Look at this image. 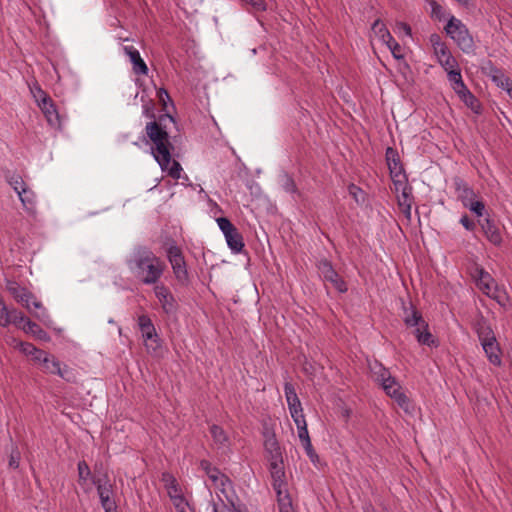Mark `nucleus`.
Instances as JSON below:
<instances>
[{"label":"nucleus","mask_w":512,"mask_h":512,"mask_svg":"<svg viewBox=\"0 0 512 512\" xmlns=\"http://www.w3.org/2000/svg\"><path fill=\"white\" fill-rule=\"evenodd\" d=\"M175 122L172 115L166 113L160 115L158 120L148 122L145 127L146 135L152 142L151 153L163 171L175 180L180 178L182 167L176 160H172L173 144L170 142L169 133L166 129V121Z\"/></svg>","instance_id":"obj_1"},{"label":"nucleus","mask_w":512,"mask_h":512,"mask_svg":"<svg viewBox=\"0 0 512 512\" xmlns=\"http://www.w3.org/2000/svg\"><path fill=\"white\" fill-rule=\"evenodd\" d=\"M126 264L130 273L143 285H157L166 270L165 262L144 245L133 249Z\"/></svg>","instance_id":"obj_2"},{"label":"nucleus","mask_w":512,"mask_h":512,"mask_svg":"<svg viewBox=\"0 0 512 512\" xmlns=\"http://www.w3.org/2000/svg\"><path fill=\"white\" fill-rule=\"evenodd\" d=\"M386 163L390 172V177L397 194V201L400 211L404 217L411 220V206L414 200L412 187L408 185V179L400 160L398 151L392 147H387L385 153Z\"/></svg>","instance_id":"obj_3"},{"label":"nucleus","mask_w":512,"mask_h":512,"mask_svg":"<svg viewBox=\"0 0 512 512\" xmlns=\"http://www.w3.org/2000/svg\"><path fill=\"white\" fill-rule=\"evenodd\" d=\"M445 31L465 53H470L474 49V41L469 34L466 26L455 17H451L445 26Z\"/></svg>","instance_id":"obj_4"},{"label":"nucleus","mask_w":512,"mask_h":512,"mask_svg":"<svg viewBox=\"0 0 512 512\" xmlns=\"http://www.w3.org/2000/svg\"><path fill=\"white\" fill-rule=\"evenodd\" d=\"M138 325L145 341V347L148 353H156L161 347L159 336L151 318L146 315L138 317Z\"/></svg>","instance_id":"obj_5"},{"label":"nucleus","mask_w":512,"mask_h":512,"mask_svg":"<svg viewBox=\"0 0 512 512\" xmlns=\"http://www.w3.org/2000/svg\"><path fill=\"white\" fill-rule=\"evenodd\" d=\"M320 277L329 282L338 292L345 293L348 290L346 282L334 269L332 262L324 258L317 262L316 265Z\"/></svg>","instance_id":"obj_6"},{"label":"nucleus","mask_w":512,"mask_h":512,"mask_svg":"<svg viewBox=\"0 0 512 512\" xmlns=\"http://www.w3.org/2000/svg\"><path fill=\"white\" fill-rule=\"evenodd\" d=\"M153 291L165 314L172 315L178 311V302L168 286L158 283L154 286Z\"/></svg>","instance_id":"obj_7"},{"label":"nucleus","mask_w":512,"mask_h":512,"mask_svg":"<svg viewBox=\"0 0 512 512\" xmlns=\"http://www.w3.org/2000/svg\"><path fill=\"white\" fill-rule=\"evenodd\" d=\"M38 107L43 112L48 124L54 128L61 127V115L53 98H36Z\"/></svg>","instance_id":"obj_8"},{"label":"nucleus","mask_w":512,"mask_h":512,"mask_svg":"<svg viewBox=\"0 0 512 512\" xmlns=\"http://www.w3.org/2000/svg\"><path fill=\"white\" fill-rule=\"evenodd\" d=\"M6 289L18 303L25 307L29 312H32L30 302L34 299V295L27 288L21 286L14 280H8L6 283Z\"/></svg>","instance_id":"obj_9"},{"label":"nucleus","mask_w":512,"mask_h":512,"mask_svg":"<svg viewBox=\"0 0 512 512\" xmlns=\"http://www.w3.org/2000/svg\"><path fill=\"white\" fill-rule=\"evenodd\" d=\"M418 344L428 346L429 348H438L440 345L439 338L434 335L429 328L428 323L418 313Z\"/></svg>","instance_id":"obj_10"},{"label":"nucleus","mask_w":512,"mask_h":512,"mask_svg":"<svg viewBox=\"0 0 512 512\" xmlns=\"http://www.w3.org/2000/svg\"><path fill=\"white\" fill-rule=\"evenodd\" d=\"M269 470L272 478V486L276 494L287 491L283 460L270 463Z\"/></svg>","instance_id":"obj_11"},{"label":"nucleus","mask_w":512,"mask_h":512,"mask_svg":"<svg viewBox=\"0 0 512 512\" xmlns=\"http://www.w3.org/2000/svg\"><path fill=\"white\" fill-rule=\"evenodd\" d=\"M264 437V449L268 454L269 462L272 463L275 461L283 460L282 450L275 433L265 432Z\"/></svg>","instance_id":"obj_12"},{"label":"nucleus","mask_w":512,"mask_h":512,"mask_svg":"<svg viewBox=\"0 0 512 512\" xmlns=\"http://www.w3.org/2000/svg\"><path fill=\"white\" fill-rule=\"evenodd\" d=\"M453 185L457 194L458 200H460L463 206H467V203L477 198L474 190L468 185V183L459 176L453 178Z\"/></svg>","instance_id":"obj_13"},{"label":"nucleus","mask_w":512,"mask_h":512,"mask_svg":"<svg viewBox=\"0 0 512 512\" xmlns=\"http://www.w3.org/2000/svg\"><path fill=\"white\" fill-rule=\"evenodd\" d=\"M483 232L487 239L494 245H500L502 243V236L495 221L489 217L479 221Z\"/></svg>","instance_id":"obj_14"},{"label":"nucleus","mask_w":512,"mask_h":512,"mask_svg":"<svg viewBox=\"0 0 512 512\" xmlns=\"http://www.w3.org/2000/svg\"><path fill=\"white\" fill-rule=\"evenodd\" d=\"M297 430H298V437L302 443V446H303L307 456L309 457L311 462L316 463L319 460V457L312 446L309 432L307 429V423H303V425L297 426Z\"/></svg>","instance_id":"obj_15"},{"label":"nucleus","mask_w":512,"mask_h":512,"mask_svg":"<svg viewBox=\"0 0 512 512\" xmlns=\"http://www.w3.org/2000/svg\"><path fill=\"white\" fill-rule=\"evenodd\" d=\"M474 329L478 335L480 342L494 340V331L489 325L487 319L481 313L475 320Z\"/></svg>","instance_id":"obj_16"},{"label":"nucleus","mask_w":512,"mask_h":512,"mask_svg":"<svg viewBox=\"0 0 512 512\" xmlns=\"http://www.w3.org/2000/svg\"><path fill=\"white\" fill-rule=\"evenodd\" d=\"M124 52L129 57L133 65L134 73L146 75L148 72V67L141 58L139 51L133 46H125Z\"/></svg>","instance_id":"obj_17"},{"label":"nucleus","mask_w":512,"mask_h":512,"mask_svg":"<svg viewBox=\"0 0 512 512\" xmlns=\"http://www.w3.org/2000/svg\"><path fill=\"white\" fill-rule=\"evenodd\" d=\"M489 76L497 87L506 91L509 96H512V82L501 69L491 67Z\"/></svg>","instance_id":"obj_18"},{"label":"nucleus","mask_w":512,"mask_h":512,"mask_svg":"<svg viewBox=\"0 0 512 512\" xmlns=\"http://www.w3.org/2000/svg\"><path fill=\"white\" fill-rule=\"evenodd\" d=\"M448 80L450 81L453 89L459 96H472L469 90H467L466 86L463 83L462 76L460 70L452 69L449 70Z\"/></svg>","instance_id":"obj_19"},{"label":"nucleus","mask_w":512,"mask_h":512,"mask_svg":"<svg viewBox=\"0 0 512 512\" xmlns=\"http://www.w3.org/2000/svg\"><path fill=\"white\" fill-rule=\"evenodd\" d=\"M481 345L489 359V361L496 366H499L501 364V358H500V348L497 343L496 337L494 336V340L490 341H481Z\"/></svg>","instance_id":"obj_20"},{"label":"nucleus","mask_w":512,"mask_h":512,"mask_svg":"<svg viewBox=\"0 0 512 512\" xmlns=\"http://www.w3.org/2000/svg\"><path fill=\"white\" fill-rule=\"evenodd\" d=\"M161 482L164 484L170 499L171 496L174 497L183 493L177 479L170 472H163L161 474Z\"/></svg>","instance_id":"obj_21"},{"label":"nucleus","mask_w":512,"mask_h":512,"mask_svg":"<svg viewBox=\"0 0 512 512\" xmlns=\"http://www.w3.org/2000/svg\"><path fill=\"white\" fill-rule=\"evenodd\" d=\"M371 372L374 380L381 386L390 380L395 379V377L391 375L390 371L379 362H375L374 365L371 366Z\"/></svg>","instance_id":"obj_22"},{"label":"nucleus","mask_w":512,"mask_h":512,"mask_svg":"<svg viewBox=\"0 0 512 512\" xmlns=\"http://www.w3.org/2000/svg\"><path fill=\"white\" fill-rule=\"evenodd\" d=\"M373 40L377 39L380 43L386 45L392 41V36L387 30L386 26L380 21L376 20L372 26Z\"/></svg>","instance_id":"obj_23"},{"label":"nucleus","mask_w":512,"mask_h":512,"mask_svg":"<svg viewBox=\"0 0 512 512\" xmlns=\"http://www.w3.org/2000/svg\"><path fill=\"white\" fill-rule=\"evenodd\" d=\"M166 256L171 266L186 262L181 248L174 240H171L169 246L166 248Z\"/></svg>","instance_id":"obj_24"},{"label":"nucleus","mask_w":512,"mask_h":512,"mask_svg":"<svg viewBox=\"0 0 512 512\" xmlns=\"http://www.w3.org/2000/svg\"><path fill=\"white\" fill-rule=\"evenodd\" d=\"M229 248L234 253H240L244 248L243 236L236 228L232 233L225 236Z\"/></svg>","instance_id":"obj_25"},{"label":"nucleus","mask_w":512,"mask_h":512,"mask_svg":"<svg viewBox=\"0 0 512 512\" xmlns=\"http://www.w3.org/2000/svg\"><path fill=\"white\" fill-rule=\"evenodd\" d=\"M401 304H402V310H403V314L401 316H402L405 324L408 327L416 326V306L413 304V302L411 300L409 301V304H410L409 308H407L405 306V302L403 299H401Z\"/></svg>","instance_id":"obj_26"},{"label":"nucleus","mask_w":512,"mask_h":512,"mask_svg":"<svg viewBox=\"0 0 512 512\" xmlns=\"http://www.w3.org/2000/svg\"><path fill=\"white\" fill-rule=\"evenodd\" d=\"M171 267H172V271H173V274H174L176 280L181 285H185V286L188 285L190 282V277H189L186 262H183L181 264H176Z\"/></svg>","instance_id":"obj_27"},{"label":"nucleus","mask_w":512,"mask_h":512,"mask_svg":"<svg viewBox=\"0 0 512 512\" xmlns=\"http://www.w3.org/2000/svg\"><path fill=\"white\" fill-rule=\"evenodd\" d=\"M276 495H277L279 512H295L293 505H292V500H291V497H290V494L288 493V491H284V492L278 491V494H276Z\"/></svg>","instance_id":"obj_28"},{"label":"nucleus","mask_w":512,"mask_h":512,"mask_svg":"<svg viewBox=\"0 0 512 512\" xmlns=\"http://www.w3.org/2000/svg\"><path fill=\"white\" fill-rule=\"evenodd\" d=\"M23 331L27 334H32L40 340H46L48 338L47 332L43 330L37 323L31 320L26 321V326L23 327Z\"/></svg>","instance_id":"obj_29"},{"label":"nucleus","mask_w":512,"mask_h":512,"mask_svg":"<svg viewBox=\"0 0 512 512\" xmlns=\"http://www.w3.org/2000/svg\"><path fill=\"white\" fill-rule=\"evenodd\" d=\"M61 362L52 354L48 358H43L42 370L45 373L56 375L59 372Z\"/></svg>","instance_id":"obj_30"},{"label":"nucleus","mask_w":512,"mask_h":512,"mask_svg":"<svg viewBox=\"0 0 512 512\" xmlns=\"http://www.w3.org/2000/svg\"><path fill=\"white\" fill-rule=\"evenodd\" d=\"M210 433L216 444L221 446H226L228 444V436L224 429L219 425L213 424L210 427Z\"/></svg>","instance_id":"obj_31"},{"label":"nucleus","mask_w":512,"mask_h":512,"mask_svg":"<svg viewBox=\"0 0 512 512\" xmlns=\"http://www.w3.org/2000/svg\"><path fill=\"white\" fill-rule=\"evenodd\" d=\"M281 186H282L283 190L287 193L300 195L297 185L295 183V180L288 173H283L281 175Z\"/></svg>","instance_id":"obj_32"},{"label":"nucleus","mask_w":512,"mask_h":512,"mask_svg":"<svg viewBox=\"0 0 512 512\" xmlns=\"http://www.w3.org/2000/svg\"><path fill=\"white\" fill-rule=\"evenodd\" d=\"M30 306H33V308L35 309V311L32 310V312H30V313L34 317H36L38 320H40L44 323L47 320H49V315H48L46 309L43 307V305L40 301L36 300L35 297H34V299L31 300Z\"/></svg>","instance_id":"obj_33"},{"label":"nucleus","mask_w":512,"mask_h":512,"mask_svg":"<svg viewBox=\"0 0 512 512\" xmlns=\"http://www.w3.org/2000/svg\"><path fill=\"white\" fill-rule=\"evenodd\" d=\"M19 198L26 209L31 210L34 208L35 194L31 189L26 187L25 189L21 190L19 192Z\"/></svg>","instance_id":"obj_34"},{"label":"nucleus","mask_w":512,"mask_h":512,"mask_svg":"<svg viewBox=\"0 0 512 512\" xmlns=\"http://www.w3.org/2000/svg\"><path fill=\"white\" fill-rule=\"evenodd\" d=\"M206 475L214 484H218L219 482V485L222 487V492H224L225 486L227 484H231V480L229 479V477L226 476L225 474H222L217 467H215V472H209Z\"/></svg>","instance_id":"obj_35"},{"label":"nucleus","mask_w":512,"mask_h":512,"mask_svg":"<svg viewBox=\"0 0 512 512\" xmlns=\"http://www.w3.org/2000/svg\"><path fill=\"white\" fill-rule=\"evenodd\" d=\"M10 324H14L17 328L22 329L26 326V321L30 320L21 311L12 309L10 311L9 319Z\"/></svg>","instance_id":"obj_36"},{"label":"nucleus","mask_w":512,"mask_h":512,"mask_svg":"<svg viewBox=\"0 0 512 512\" xmlns=\"http://www.w3.org/2000/svg\"><path fill=\"white\" fill-rule=\"evenodd\" d=\"M438 60L440 64L443 66V68L449 72V70L457 69V61L456 59L451 55V53L448 51L444 52L441 55H438Z\"/></svg>","instance_id":"obj_37"},{"label":"nucleus","mask_w":512,"mask_h":512,"mask_svg":"<svg viewBox=\"0 0 512 512\" xmlns=\"http://www.w3.org/2000/svg\"><path fill=\"white\" fill-rule=\"evenodd\" d=\"M78 470V482L80 485H84L89 478H91V470L85 460L79 461L77 465Z\"/></svg>","instance_id":"obj_38"},{"label":"nucleus","mask_w":512,"mask_h":512,"mask_svg":"<svg viewBox=\"0 0 512 512\" xmlns=\"http://www.w3.org/2000/svg\"><path fill=\"white\" fill-rule=\"evenodd\" d=\"M59 377H61L63 380H65L68 383H76L77 382V375L74 369L70 368L67 365H60L59 372L57 374Z\"/></svg>","instance_id":"obj_39"},{"label":"nucleus","mask_w":512,"mask_h":512,"mask_svg":"<svg viewBox=\"0 0 512 512\" xmlns=\"http://www.w3.org/2000/svg\"><path fill=\"white\" fill-rule=\"evenodd\" d=\"M398 406L403 409V411L408 414L412 415L413 406L411 405V401L407 398V396L403 392H398L396 396L393 398Z\"/></svg>","instance_id":"obj_40"},{"label":"nucleus","mask_w":512,"mask_h":512,"mask_svg":"<svg viewBox=\"0 0 512 512\" xmlns=\"http://www.w3.org/2000/svg\"><path fill=\"white\" fill-rule=\"evenodd\" d=\"M490 298L494 299L502 307H506L508 302L507 293L504 289L498 287V285H494Z\"/></svg>","instance_id":"obj_41"},{"label":"nucleus","mask_w":512,"mask_h":512,"mask_svg":"<svg viewBox=\"0 0 512 512\" xmlns=\"http://www.w3.org/2000/svg\"><path fill=\"white\" fill-rule=\"evenodd\" d=\"M170 500L172 501L177 512H189L188 510H191L190 505L184 497L183 493L178 496H171Z\"/></svg>","instance_id":"obj_42"},{"label":"nucleus","mask_w":512,"mask_h":512,"mask_svg":"<svg viewBox=\"0 0 512 512\" xmlns=\"http://www.w3.org/2000/svg\"><path fill=\"white\" fill-rule=\"evenodd\" d=\"M427 3L430 7V16L435 20H442L444 18V10L443 7L435 0H427Z\"/></svg>","instance_id":"obj_43"},{"label":"nucleus","mask_w":512,"mask_h":512,"mask_svg":"<svg viewBox=\"0 0 512 512\" xmlns=\"http://www.w3.org/2000/svg\"><path fill=\"white\" fill-rule=\"evenodd\" d=\"M430 42L434 48L436 56L448 51L447 46L442 42L441 37L438 34H432L430 37Z\"/></svg>","instance_id":"obj_44"},{"label":"nucleus","mask_w":512,"mask_h":512,"mask_svg":"<svg viewBox=\"0 0 512 512\" xmlns=\"http://www.w3.org/2000/svg\"><path fill=\"white\" fill-rule=\"evenodd\" d=\"M464 207L468 208L472 213L476 214L478 217L483 216L485 210L484 202L481 200H477L476 198L468 202L467 206Z\"/></svg>","instance_id":"obj_45"},{"label":"nucleus","mask_w":512,"mask_h":512,"mask_svg":"<svg viewBox=\"0 0 512 512\" xmlns=\"http://www.w3.org/2000/svg\"><path fill=\"white\" fill-rule=\"evenodd\" d=\"M460 100L465 104V106L475 114H481L482 112V104L479 98H460Z\"/></svg>","instance_id":"obj_46"},{"label":"nucleus","mask_w":512,"mask_h":512,"mask_svg":"<svg viewBox=\"0 0 512 512\" xmlns=\"http://www.w3.org/2000/svg\"><path fill=\"white\" fill-rule=\"evenodd\" d=\"M385 393L390 396L391 398H394L398 392L401 390V386L396 381V379L390 380L386 384L381 386Z\"/></svg>","instance_id":"obj_47"},{"label":"nucleus","mask_w":512,"mask_h":512,"mask_svg":"<svg viewBox=\"0 0 512 512\" xmlns=\"http://www.w3.org/2000/svg\"><path fill=\"white\" fill-rule=\"evenodd\" d=\"M213 512H240L236 511L234 508V505L231 504V506L227 505L221 497L218 496V502L213 501Z\"/></svg>","instance_id":"obj_48"},{"label":"nucleus","mask_w":512,"mask_h":512,"mask_svg":"<svg viewBox=\"0 0 512 512\" xmlns=\"http://www.w3.org/2000/svg\"><path fill=\"white\" fill-rule=\"evenodd\" d=\"M217 223L224 236H227V234L232 233L236 229L232 222L226 217L218 218Z\"/></svg>","instance_id":"obj_49"},{"label":"nucleus","mask_w":512,"mask_h":512,"mask_svg":"<svg viewBox=\"0 0 512 512\" xmlns=\"http://www.w3.org/2000/svg\"><path fill=\"white\" fill-rule=\"evenodd\" d=\"M284 393H285L287 403H289V401L295 402V401L299 400L296 390H295V387L291 382H288V381L285 382Z\"/></svg>","instance_id":"obj_50"},{"label":"nucleus","mask_w":512,"mask_h":512,"mask_svg":"<svg viewBox=\"0 0 512 512\" xmlns=\"http://www.w3.org/2000/svg\"><path fill=\"white\" fill-rule=\"evenodd\" d=\"M8 182L12 186V188L17 192L18 195L21 190H23L27 187L26 183L24 182L22 177L19 175L11 176L9 178Z\"/></svg>","instance_id":"obj_51"},{"label":"nucleus","mask_w":512,"mask_h":512,"mask_svg":"<svg viewBox=\"0 0 512 512\" xmlns=\"http://www.w3.org/2000/svg\"><path fill=\"white\" fill-rule=\"evenodd\" d=\"M102 508L105 512L117 510V504L112 496L99 497Z\"/></svg>","instance_id":"obj_52"},{"label":"nucleus","mask_w":512,"mask_h":512,"mask_svg":"<svg viewBox=\"0 0 512 512\" xmlns=\"http://www.w3.org/2000/svg\"><path fill=\"white\" fill-rule=\"evenodd\" d=\"M477 285L484 284V283H494V279L492 276L484 270V268H477Z\"/></svg>","instance_id":"obj_53"},{"label":"nucleus","mask_w":512,"mask_h":512,"mask_svg":"<svg viewBox=\"0 0 512 512\" xmlns=\"http://www.w3.org/2000/svg\"><path fill=\"white\" fill-rule=\"evenodd\" d=\"M153 91L156 92V96H158V97L168 96V92L165 89H163V88L157 89L156 86L153 85L152 83H150L149 87L144 88L141 92H137L136 96H139V94H141V96H145L147 94L152 93Z\"/></svg>","instance_id":"obj_54"},{"label":"nucleus","mask_w":512,"mask_h":512,"mask_svg":"<svg viewBox=\"0 0 512 512\" xmlns=\"http://www.w3.org/2000/svg\"><path fill=\"white\" fill-rule=\"evenodd\" d=\"M10 311L3 301H0V325L6 327L10 324Z\"/></svg>","instance_id":"obj_55"},{"label":"nucleus","mask_w":512,"mask_h":512,"mask_svg":"<svg viewBox=\"0 0 512 512\" xmlns=\"http://www.w3.org/2000/svg\"><path fill=\"white\" fill-rule=\"evenodd\" d=\"M20 452L17 447L13 448L9 456V467L17 469L20 464Z\"/></svg>","instance_id":"obj_56"},{"label":"nucleus","mask_w":512,"mask_h":512,"mask_svg":"<svg viewBox=\"0 0 512 512\" xmlns=\"http://www.w3.org/2000/svg\"><path fill=\"white\" fill-rule=\"evenodd\" d=\"M396 33H398L400 36L405 35L412 40V29L408 24L404 22H398L396 24Z\"/></svg>","instance_id":"obj_57"},{"label":"nucleus","mask_w":512,"mask_h":512,"mask_svg":"<svg viewBox=\"0 0 512 512\" xmlns=\"http://www.w3.org/2000/svg\"><path fill=\"white\" fill-rule=\"evenodd\" d=\"M386 46L391 51L393 56L397 59L402 58V48L401 46L392 38V41L390 43H387Z\"/></svg>","instance_id":"obj_58"},{"label":"nucleus","mask_w":512,"mask_h":512,"mask_svg":"<svg viewBox=\"0 0 512 512\" xmlns=\"http://www.w3.org/2000/svg\"><path fill=\"white\" fill-rule=\"evenodd\" d=\"M97 493L99 497L112 496L113 484L110 482L109 484H103V486L99 485Z\"/></svg>","instance_id":"obj_59"},{"label":"nucleus","mask_w":512,"mask_h":512,"mask_svg":"<svg viewBox=\"0 0 512 512\" xmlns=\"http://www.w3.org/2000/svg\"><path fill=\"white\" fill-rule=\"evenodd\" d=\"M348 192L349 195L352 196L357 203H359V195L363 194V190L359 186L352 183L348 186Z\"/></svg>","instance_id":"obj_60"},{"label":"nucleus","mask_w":512,"mask_h":512,"mask_svg":"<svg viewBox=\"0 0 512 512\" xmlns=\"http://www.w3.org/2000/svg\"><path fill=\"white\" fill-rule=\"evenodd\" d=\"M92 483L96 486L98 490L99 485L103 486V484H109L110 480L107 473H104L102 476H93L91 477Z\"/></svg>","instance_id":"obj_61"},{"label":"nucleus","mask_w":512,"mask_h":512,"mask_svg":"<svg viewBox=\"0 0 512 512\" xmlns=\"http://www.w3.org/2000/svg\"><path fill=\"white\" fill-rule=\"evenodd\" d=\"M291 417L293 421L295 422L296 426H301L303 423H306L305 415L303 413V409H298V412L292 413Z\"/></svg>","instance_id":"obj_62"},{"label":"nucleus","mask_w":512,"mask_h":512,"mask_svg":"<svg viewBox=\"0 0 512 512\" xmlns=\"http://www.w3.org/2000/svg\"><path fill=\"white\" fill-rule=\"evenodd\" d=\"M460 223L464 226L465 229L469 231H473L476 227L474 221L470 219L467 215L462 216L460 219Z\"/></svg>","instance_id":"obj_63"},{"label":"nucleus","mask_w":512,"mask_h":512,"mask_svg":"<svg viewBox=\"0 0 512 512\" xmlns=\"http://www.w3.org/2000/svg\"><path fill=\"white\" fill-rule=\"evenodd\" d=\"M33 355V358L34 360L38 361L41 365L43 363V358H48V356L50 355L49 353H47L46 351L44 350H41V349H37L36 348V351L34 352Z\"/></svg>","instance_id":"obj_64"}]
</instances>
